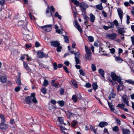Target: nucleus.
<instances>
[{"mask_svg":"<svg viewBox=\"0 0 134 134\" xmlns=\"http://www.w3.org/2000/svg\"><path fill=\"white\" fill-rule=\"evenodd\" d=\"M25 102L29 105H30L32 103L36 104L37 103V101L35 97V94L34 93L31 94L30 96L26 97L25 99Z\"/></svg>","mask_w":134,"mask_h":134,"instance_id":"1","label":"nucleus"},{"mask_svg":"<svg viewBox=\"0 0 134 134\" xmlns=\"http://www.w3.org/2000/svg\"><path fill=\"white\" fill-rule=\"evenodd\" d=\"M85 48L86 53L85 55V57L86 60L90 61L92 59L91 54L92 53L90 49L86 46H85Z\"/></svg>","mask_w":134,"mask_h":134,"instance_id":"2","label":"nucleus"},{"mask_svg":"<svg viewBox=\"0 0 134 134\" xmlns=\"http://www.w3.org/2000/svg\"><path fill=\"white\" fill-rule=\"evenodd\" d=\"M111 76L113 81H117L119 83H121V77L120 76L117 75L115 72H112L111 73Z\"/></svg>","mask_w":134,"mask_h":134,"instance_id":"3","label":"nucleus"},{"mask_svg":"<svg viewBox=\"0 0 134 134\" xmlns=\"http://www.w3.org/2000/svg\"><path fill=\"white\" fill-rule=\"evenodd\" d=\"M27 23L26 22L24 24H23V27L22 29V33L25 35H28V33L29 32V30L26 27Z\"/></svg>","mask_w":134,"mask_h":134,"instance_id":"4","label":"nucleus"},{"mask_svg":"<svg viewBox=\"0 0 134 134\" xmlns=\"http://www.w3.org/2000/svg\"><path fill=\"white\" fill-rule=\"evenodd\" d=\"M80 7L81 10L83 13H85L86 8L88 7V4L83 2L80 3Z\"/></svg>","mask_w":134,"mask_h":134,"instance_id":"5","label":"nucleus"},{"mask_svg":"<svg viewBox=\"0 0 134 134\" xmlns=\"http://www.w3.org/2000/svg\"><path fill=\"white\" fill-rule=\"evenodd\" d=\"M38 56L40 58H42L44 57H48V55L41 51H38Z\"/></svg>","mask_w":134,"mask_h":134,"instance_id":"6","label":"nucleus"},{"mask_svg":"<svg viewBox=\"0 0 134 134\" xmlns=\"http://www.w3.org/2000/svg\"><path fill=\"white\" fill-rule=\"evenodd\" d=\"M123 102L126 104L127 105L129 106H130L129 104V98L126 95H124L122 97Z\"/></svg>","mask_w":134,"mask_h":134,"instance_id":"7","label":"nucleus"},{"mask_svg":"<svg viewBox=\"0 0 134 134\" xmlns=\"http://www.w3.org/2000/svg\"><path fill=\"white\" fill-rule=\"evenodd\" d=\"M74 26L80 32H82V30L81 27L79 25L78 23L76 21H75L74 22Z\"/></svg>","mask_w":134,"mask_h":134,"instance_id":"8","label":"nucleus"},{"mask_svg":"<svg viewBox=\"0 0 134 134\" xmlns=\"http://www.w3.org/2000/svg\"><path fill=\"white\" fill-rule=\"evenodd\" d=\"M116 36V34L115 33L108 34L107 35V37H109L110 39L112 40L115 39Z\"/></svg>","mask_w":134,"mask_h":134,"instance_id":"9","label":"nucleus"},{"mask_svg":"<svg viewBox=\"0 0 134 134\" xmlns=\"http://www.w3.org/2000/svg\"><path fill=\"white\" fill-rule=\"evenodd\" d=\"M50 44L52 46L55 47L60 46V43L57 41H51L50 42Z\"/></svg>","mask_w":134,"mask_h":134,"instance_id":"10","label":"nucleus"},{"mask_svg":"<svg viewBox=\"0 0 134 134\" xmlns=\"http://www.w3.org/2000/svg\"><path fill=\"white\" fill-rule=\"evenodd\" d=\"M116 96V93L114 92L113 90H112L109 95V99L111 100V98H114Z\"/></svg>","mask_w":134,"mask_h":134,"instance_id":"11","label":"nucleus"},{"mask_svg":"<svg viewBox=\"0 0 134 134\" xmlns=\"http://www.w3.org/2000/svg\"><path fill=\"white\" fill-rule=\"evenodd\" d=\"M3 123H1L0 124V128L3 130H5L7 129L8 127V125Z\"/></svg>","mask_w":134,"mask_h":134,"instance_id":"12","label":"nucleus"},{"mask_svg":"<svg viewBox=\"0 0 134 134\" xmlns=\"http://www.w3.org/2000/svg\"><path fill=\"white\" fill-rule=\"evenodd\" d=\"M118 13L121 19V21H122L123 17V12L121 9L119 8L118 9Z\"/></svg>","mask_w":134,"mask_h":134,"instance_id":"13","label":"nucleus"},{"mask_svg":"<svg viewBox=\"0 0 134 134\" xmlns=\"http://www.w3.org/2000/svg\"><path fill=\"white\" fill-rule=\"evenodd\" d=\"M108 125L107 122L105 121H102L100 122L99 124V126L101 127H103L107 125Z\"/></svg>","mask_w":134,"mask_h":134,"instance_id":"14","label":"nucleus"},{"mask_svg":"<svg viewBox=\"0 0 134 134\" xmlns=\"http://www.w3.org/2000/svg\"><path fill=\"white\" fill-rule=\"evenodd\" d=\"M123 134H130V131L127 129H122Z\"/></svg>","mask_w":134,"mask_h":134,"instance_id":"15","label":"nucleus"},{"mask_svg":"<svg viewBox=\"0 0 134 134\" xmlns=\"http://www.w3.org/2000/svg\"><path fill=\"white\" fill-rule=\"evenodd\" d=\"M115 57V60L118 63H121L123 61V59L119 56Z\"/></svg>","mask_w":134,"mask_h":134,"instance_id":"16","label":"nucleus"},{"mask_svg":"<svg viewBox=\"0 0 134 134\" xmlns=\"http://www.w3.org/2000/svg\"><path fill=\"white\" fill-rule=\"evenodd\" d=\"M118 32L119 34H121V35L124 36V33L125 32V31L124 29L122 28H119L118 30Z\"/></svg>","mask_w":134,"mask_h":134,"instance_id":"17","label":"nucleus"},{"mask_svg":"<svg viewBox=\"0 0 134 134\" xmlns=\"http://www.w3.org/2000/svg\"><path fill=\"white\" fill-rule=\"evenodd\" d=\"M0 80L1 82L4 83L6 82L7 79L5 76H1L0 77Z\"/></svg>","mask_w":134,"mask_h":134,"instance_id":"18","label":"nucleus"},{"mask_svg":"<svg viewBox=\"0 0 134 134\" xmlns=\"http://www.w3.org/2000/svg\"><path fill=\"white\" fill-rule=\"evenodd\" d=\"M90 21L92 22L93 23L95 19V16L92 13L90 14Z\"/></svg>","mask_w":134,"mask_h":134,"instance_id":"19","label":"nucleus"},{"mask_svg":"<svg viewBox=\"0 0 134 134\" xmlns=\"http://www.w3.org/2000/svg\"><path fill=\"white\" fill-rule=\"evenodd\" d=\"M46 31L49 32L52 29V25L51 24L46 25Z\"/></svg>","mask_w":134,"mask_h":134,"instance_id":"20","label":"nucleus"},{"mask_svg":"<svg viewBox=\"0 0 134 134\" xmlns=\"http://www.w3.org/2000/svg\"><path fill=\"white\" fill-rule=\"evenodd\" d=\"M99 72L101 75V76L103 78H104V72L103 70L102 69H100L98 70Z\"/></svg>","mask_w":134,"mask_h":134,"instance_id":"21","label":"nucleus"},{"mask_svg":"<svg viewBox=\"0 0 134 134\" xmlns=\"http://www.w3.org/2000/svg\"><path fill=\"white\" fill-rule=\"evenodd\" d=\"M96 7L97 9L100 10H102L103 9V6H102V3H100L99 4L96 5Z\"/></svg>","mask_w":134,"mask_h":134,"instance_id":"22","label":"nucleus"},{"mask_svg":"<svg viewBox=\"0 0 134 134\" xmlns=\"http://www.w3.org/2000/svg\"><path fill=\"white\" fill-rule=\"evenodd\" d=\"M23 64L24 67L28 71L30 70V68L28 67L27 64L26 62H24Z\"/></svg>","mask_w":134,"mask_h":134,"instance_id":"23","label":"nucleus"},{"mask_svg":"<svg viewBox=\"0 0 134 134\" xmlns=\"http://www.w3.org/2000/svg\"><path fill=\"white\" fill-rule=\"evenodd\" d=\"M72 10L74 13V14L75 17L76 16V15L77 14V13L76 12V7L75 6H73L72 7Z\"/></svg>","mask_w":134,"mask_h":134,"instance_id":"24","label":"nucleus"},{"mask_svg":"<svg viewBox=\"0 0 134 134\" xmlns=\"http://www.w3.org/2000/svg\"><path fill=\"white\" fill-rule=\"evenodd\" d=\"M72 2L74 3L77 7L80 6V3L79 2L76 0H71Z\"/></svg>","mask_w":134,"mask_h":134,"instance_id":"25","label":"nucleus"},{"mask_svg":"<svg viewBox=\"0 0 134 134\" xmlns=\"http://www.w3.org/2000/svg\"><path fill=\"white\" fill-rule=\"evenodd\" d=\"M58 120L61 124H63V123L64 119L63 117H59L58 119Z\"/></svg>","mask_w":134,"mask_h":134,"instance_id":"26","label":"nucleus"},{"mask_svg":"<svg viewBox=\"0 0 134 134\" xmlns=\"http://www.w3.org/2000/svg\"><path fill=\"white\" fill-rule=\"evenodd\" d=\"M57 103H58L60 106L61 107H63L64 105V102L63 100L59 101L57 102Z\"/></svg>","mask_w":134,"mask_h":134,"instance_id":"27","label":"nucleus"},{"mask_svg":"<svg viewBox=\"0 0 134 134\" xmlns=\"http://www.w3.org/2000/svg\"><path fill=\"white\" fill-rule=\"evenodd\" d=\"M71 82L73 85L76 88H77V82L76 81L74 80H71Z\"/></svg>","mask_w":134,"mask_h":134,"instance_id":"28","label":"nucleus"},{"mask_svg":"<svg viewBox=\"0 0 134 134\" xmlns=\"http://www.w3.org/2000/svg\"><path fill=\"white\" fill-rule=\"evenodd\" d=\"M108 103L111 111H113L114 109V108H113V105L111 104L110 103L108 102Z\"/></svg>","mask_w":134,"mask_h":134,"instance_id":"29","label":"nucleus"},{"mask_svg":"<svg viewBox=\"0 0 134 134\" xmlns=\"http://www.w3.org/2000/svg\"><path fill=\"white\" fill-rule=\"evenodd\" d=\"M0 118L1 119V123L4 122L5 121L4 116L3 115H0Z\"/></svg>","mask_w":134,"mask_h":134,"instance_id":"30","label":"nucleus"},{"mask_svg":"<svg viewBox=\"0 0 134 134\" xmlns=\"http://www.w3.org/2000/svg\"><path fill=\"white\" fill-rule=\"evenodd\" d=\"M126 82L129 84H131L132 85H134V81L132 80H128L126 81Z\"/></svg>","mask_w":134,"mask_h":134,"instance_id":"31","label":"nucleus"},{"mask_svg":"<svg viewBox=\"0 0 134 134\" xmlns=\"http://www.w3.org/2000/svg\"><path fill=\"white\" fill-rule=\"evenodd\" d=\"M72 99L74 102H77V97L76 95H73Z\"/></svg>","mask_w":134,"mask_h":134,"instance_id":"32","label":"nucleus"},{"mask_svg":"<svg viewBox=\"0 0 134 134\" xmlns=\"http://www.w3.org/2000/svg\"><path fill=\"white\" fill-rule=\"evenodd\" d=\"M63 36H64V38L65 40V42L66 43H68L69 42V39L68 38V36L66 35L64 36L63 35Z\"/></svg>","mask_w":134,"mask_h":134,"instance_id":"33","label":"nucleus"},{"mask_svg":"<svg viewBox=\"0 0 134 134\" xmlns=\"http://www.w3.org/2000/svg\"><path fill=\"white\" fill-rule=\"evenodd\" d=\"M113 130L115 132H117L119 131V129L118 126H115L113 128Z\"/></svg>","mask_w":134,"mask_h":134,"instance_id":"34","label":"nucleus"},{"mask_svg":"<svg viewBox=\"0 0 134 134\" xmlns=\"http://www.w3.org/2000/svg\"><path fill=\"white\" fill-rule=\"evenodd\" d=\"M79 58V57H75L74 58L76 64H80V60Z\"/></svg>","mask_w":134,"mask_h":134,"instance_id":"35","label":"nucleus"},{"mask_svg":"<svg viewBox=\"0 0 134 134\" xmlns=\"http://www.w3.org/2000/svg\"><path fill=\"white\" fill-rule=\"evenodd\" d=\"M118 107L120 108L121 109H124L125 107V105L123 103L121 104H119L117 106Z\"/></svg>","mask_w":134,"mask_h":134,"instance_id":"36","label":"nucleus"},{"mask_svg":"<svg viewBox=\"0 0 134 134\" xmlns=\"http://www.w3.org/2000/svg\"><path fill=\"white\" fill-rule=\"evenodd\" d=\"M88 39L90 42H92L94 41V38L92 36H89L88 37Z\"/></svg>","mask_w":134,"mask_h":134,"instance_id":"37","label":"nucleus"},{"mask_svg":"<svg viewBox=\"0 0 134 134\" xmlns=\"http://www.w3.org/2000/svg\"><path fill=\"white\" fill-rule=\"evenodd\" d=\"M97 85L96 83H93L92 84V87L94 90H96L97 89Z\"/></svg>","mask_w":134,"mask_h":134,"instance_id":"38","label":"nucleus"},{"mask_svg":"<svg viewBox=\"0 0 134 134\" xmlns=\"http://www.w3.org/2000/svg\"><path fill=\"white\" fill-rule=\"evenodd\" d=\"M48 84V81L46 79H44L43 83V85L44 86H47Z\"/></svg>","mask_w":134,"mask_h":134,"instance_id":"39","label":"nucleus"},{"mask_svg":"<svg viewBox=\"0 0 134 134\" xmlns=\"http://www.w3.org/2000/svg\"><path fill=\"white\" fill-rule=\"evenodd\" d=\"M79 72L80 74L82 76H84L85 75L84 72L83 70L82 69H80L79 70Z\"/></svg>","mask_w":134,"mask_h":134,"instance_id":"40","label":"nucleus"},{"mask_svg":"<svg viewBox=\"0 0 134 134\" xmlns=\"http://www.w3.org/2000/svg\"><path fill=\"white\" fill-rule=\"evenodd\" d=\"M91 68L93 71H95L96 70V67L95 65L93 64H92Z\"/></svg>","mask_w":134,"mask_h":134,"instance_id":"41","label":"nucleus"},{"mask_svg":"<svg viewBox=\"0 0 134 134\" xmlns=\"http://www.w3.org/2000/svg\"><path fill=\"white\" fill-rule=\"evenodd\" d=\"M57 50L58 52H60L61 51V49L62 48V47L61 46H59L57 47Z\"/></svg>","mask_w":134,"mask_h":134,"instance_id":"42","label":"nucleus"},{"mask_svg":"<svg viewBox=\"0 0 134 134\" xmlns=\"http://www.w3.org/2000/svg\"><path fill=\"white\" fill-rule=\"evenodd\" d=\"M53 68L54 70H56L57 69L58 66L56 63L55 62L53 64Z\"/></svg>","mask_w":134,"mask_h":134,"instance_id":"43","label":"nucleus"},{"mask_svg":"<svg viewBox=\"0 0 134 134\" xmlns=\"http://www.w3.org/2000/svg\"><path fill=\"white\" fill-rule=\"evenodd\" d=\"M16 83L19 85H21V80L19 78H18L16 80Z\"/></svg>","mask_w":134,"mask_h":134,"instance_id":"44","label":"nucleus"},{"mask_svg":"<svg viewBox=\"0 0 134 134\" xmlns=\"http://www.w3.org/2000/svg\"><path fill=\"white\" fill-rule=\"evenodd\" d=\"M77 124V122L76 121H74L72 122L71 124V126L73 127L75 126Z\"/></svg>","mask_w":134,"mask_h":134,"instance_id":"45","label":"nucleus"},{"mask_svg":"<svg viewBox=\"0 0 134 134\" xmlns=\"http://www.w3.org/2000/svg\"><path fill=\"white\" fill-rule=\"evenodd\" d=\"M24 23V22L23 21H20L18 22V25L19 26H21L23 25V24H23Z\"/></svg>","mask_w":134,"mask_h":134,"instance_id":"46","label":"nucleus"},{"mask_svg":"<svg viewBox=\"0 0 134 134\" xmlns=\"http://www.w3.org/2000/svg\"><path fill=\"white\" fill-rule=\"evenodd\" d=\"M91 86V85L89 83H86L85 86L87 88H89Z\"/></svg>","mask_w":134,"mask_h":134,"instance_id":"47","label":"nucleus"},{"mask_svg":"<svg viewBox=\"0 0 134 134\" xmlns=\"http://www.w3.org/2000/svg\"><path fill=\"white\" fill-rule=\"evenodd\" d=\"M63 68L64 69V71L66 72L67 73H69V71L68 70V68L66 67L65 66H64Z\"/></svg>","mask_w":134,"mask_h":134,"instance_id":"48","label":"nucleus"},{"mask_svg":"<svg viewBox=\"0 0 134 134\" xmlns=\"http://www.w3.org/2000/svg\"><path fill=\"white\" fill-rule=\"evenodd\" d=\"M60 94L61 95H62L64 93V89L62 88H61L60 90Z\"/></svg>","mask_w":134,"mask_h":134,"instance_id":"49","label":"nucleus"},{"mask_svg":"<svg viewBox=\"0 0 134 134\" xmlns=\"http://www.w3.org/2000/svg\"><path fill=\"white\" fill-rule=\"evenodd\" d=\"M109 23L110 24V25H109V26L110 28H114V24L112 23L109 22Z\"/></svg>","mask_w":134,"mask_h":134,"instance_id":"50","label":"nucleus"},{"mask_svg":"<svg viewBox=\"0 0 134 134\" xmlns=\"http://www.w3.org/2000/svg\"><path fill=\"white\" fill-rule=\"evenodd\" d=\"M74 54L75 55V57H79V52H77L76 53H75Z\"/></svg>","mask_w":134,"mask_h":134,"instance_id":"51","label":"nucleus"},{"mask_svg":"<svg viewBox=\"0 0 134 134\" xmlns=\"http://www.w3.org/2000/svg\"><path fill=\"white\" fill-rule=\"evenodd\" d=\"M76 96L77 97V98L79 99V100H80L81 99V96L80 94H77Z\"/></svg>","mask_w":134,"mask_h":134,"instance_id":"52","label":"nucleus"},{"mask_svg":"<svg viewBox=\"0 0 134 134\" xmlns=\"http://www.w3.org/2000/svg\"><path fill=\"white\" fill-rule=\"evenodd\" d=\"M5 2V0H0V4L3 5L4 4Z\"/></svg>","mask_w":134,"mask_h":134,"instance_id":"53","label":"nucleus"},{"mask_svg":"<svg viewBox=\"0 0 134 134\" xmlns=\"http://www.w3.org/2000/svg\"><path fill=\"white\" fill-rule=\"evenodd\" d=\"M110 51V53L113 54L115 52V49L114 48H112L109 49Z\"/></svg>","mask_w":134,"mask_h":134,"instance_id":"54","label":"nucleus"},{"mask_svg":"<svg viewBox=\"0 0 134 134\" xmlns=\"http://www.w3.org/2000/svg\"><path fill=\"white\" fill-rule=\"evenodd\" d=\"M116 123L118 125H120V121L119 119H117L116 120Z\"/></svg>","mask_w":134,"mask_h":134,"instance_id":"55","label":"nucleus"},{"mask_svg":"<svg viewBox=\"0 0 134 134\" xmlns=\"http://www.w3.org/2000/svg\"><path fill=\"white\" fill-rule=\"evenodd\" d=\"M103 28L106 30H107L110 28V27H109V26H107L105 25H104L103 26Z\"/></svg>","mask_w":134,"mask_h":134,"instance_id":"56","label":"nucleus"},{"mask_svg":"<svg viewBox=\"0 0 134 134\" xmlns=\"http://www.w3.org/2000/svg\"><path fill=\"white\" fill-rule=\"evenodd\" d=\"M20 88L19 87H17L15 88V91L16 92H18L20 90Z\"/></svg>","mask_w":134,"mask_h":134,"instance_id":"57","label":"nucleus"},{"mask_svg":"<svg viewBox=\"0 0 134 134\" xmlns=\"http://www.w3.org/2000/svg\"><path fill=\"white\" fill-rule=\"evenodd\" d=\"M41 91L43 94H45L46 93V90L45 88H43L41 90Z\"/></svg>","mask_w":134,"mask_h":134,"instance_id":"58","label":"nucleus"},{"mask_svg":"<svg viewBox=\"0 0 134 134\" xmlns=\"http://www.w3.org/2000/svg\"><path fill=\"white\" fill-rule=\"evenodd\" d=\"M124 4L126 7H128L129 5V2H126L124 3Z\"/></svg>","mask_w":134,"mask_h":134,"instance_id":"59","label":"nucleus"},{"mask_svg":"<svg viewBox=\"0 0 134 134\" xmlns=\"http://www.w3.org/2000/svg\"><path fill=\"white\" fill-rule=\"evenodd\" d=\"M40 27L41 28H42L43 30L44 31H46V25L45 26H40Z\"/></svg>","mask_w":134,"mask_h":134,"instance_id":"60","label":"nucleus"},{"mask_svg":"<svg viewBox=\"0 0 134 134\" xmlns=\"http://www.w3.org/2000/svg\"><path fill=\"white\" fill-rule=\"evenodd\" d=\"M113 23L116 26H117L119 24L118 21L116 20H115L113 21Z\"/></svg>","mask_w":134,"mask_h":134,"instance_id":"61","label":"nucleus"},{"mask_svg":"<svg viewBox=\"0 0 134 134\" xmlns=\"http://www.w3.org/2000/svg\"><path fill=\"white\" fill-rule=\"evenodd\" d=\"M50 10V7L49 6H48L47 8L46 9V13H49Z\"/></svg>","mask_w":134,"mask_h":134,"instance_id":"62","label":"nucleus"},{"mask_svg":"<svg viewBox=\"0 0 134 134\" xmlns=\"http://www.w3.org/2000/svg\"><path fill=\"white\" fill-rule=\"evenodd\" d=\"M56 32L59 34H62L63 32V31H62L61 30H60L57 29L56 30Z\"/></svg>","mask_w":134,"mask_h":134,"instance_id":"63","label":"nucleus"},{"mask_svg":"<svg viewBox=\"0 0 134 134\" xmlns=\"http://www.w3.org/2000/svg\"><path fill=\"white\" fill-rule=\"evenodd\" d=\"M51 103L54 104H55L56 103V101L52 99L51 101Z\"/></svg>","mask_w":134,"mask_h":134,"instance_id":"64","label":"nucleus"}]
</instances>
